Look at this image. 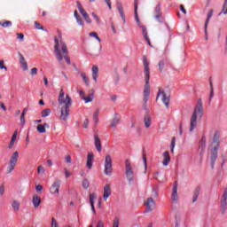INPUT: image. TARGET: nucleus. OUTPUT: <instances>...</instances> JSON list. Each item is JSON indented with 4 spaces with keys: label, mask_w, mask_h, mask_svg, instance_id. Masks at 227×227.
<instances>
[{
    "label": "nucleus",
    "mask_w": 227,
    "mask_h": 227,
    "mask_svg": "<svg viewBox=\"0 0 227 227\" xmlns=\"http://www.w3.org/2000/svg\"><path fill=\"white\" fill-rule=\"evenodd\" d=\"M58 37H55V45H54V52H55V58L59 63H62L63 59H65L66 63L67 65H72V62L70 61V57L68 56V48L67 47V43L63 42L61 39V35Z\"/></svg>",
    "instance_id": "f257e3e1"
},
{
    "label": "nucleus",
    "mask_w": 227,
    "mask_h": 227,
    "mask_svg": "<svg viewBox=\"0 0 227 227\" xmlns=\"http://www.w3.org/2000/svg\"><path fill=\"white\" fill-rule=\"evenodd\" d=\"M58 102L59 106H63L60 111V120L67 121L68 116L70 115V107H72V98L70 95H65V90H60Z\"/></svg>",
    "instance_id": "f03ea898"
},
{
    "label": "nucleus",
    "mask_w": 227,
    "mask_h": 227,
    "mask_svg": "<svg viewBox=\"0 0 227 227\" xmlns=\"http://www.w3.org/2000/svg\"><path fill=\"white\" fill-rule=\"evenodd\" d=\"M144 73H145V84L144 86V105L143 109L146 111L147 109V102L150 98V62H148V59L146 56H144Z\"/></svg>",
    "instance_id": "7ed1b4c3"
},
{
    "label": "nucleus",
    "mask_w": 227,
    "mask_h": 227,
    "mask_svg": "<svg viewBox=\"0 0 227 227\" xmlns=\"http://www.w3.org/2000/svg\"><path fill=\"white\" fill-rule=\"evenodd\" d=\"M201 118H203V102L201 101V98H199L190 120V132H192V130L196 129L198 126V120H201Z\"/></svg>",
    "instance_id": "20e7f679"
},
{
    "label": "nucleus",
    "mask_w": 227,
    "mask_h": 227,
    "mask_svg": "<svg viewBox=\"0 0 227 227\" xmlns=\"http://www.w3.org/2000/svg\"><path fill=\"white\" fill-rule=\"evenodd\" d=\"M138 3H139V0L134 1L135 20H136L138 27H140V29H142V35H143L145 42H147L148 45H150V47H152V42H150V37L148 36V30H146V27H145L144 25L141 24V20H139V15L137 14Z\"/></svg>",
    "instance_id": "39448f33"
},
{
    "label": "nucleus",
    "mask_w": 227,
    "mask_h": 227,
    "mask_svg": "<svg viewBox=\"0 0 227 227\" xmlns=\"http://www.w3.org/2000/svg\"><path fill=\"white\" fill-rule=\"evenodd\" d=\"M17 162H19V152L16 151L12 154L9 160L7 168H6L7 175H12V173H13L17 166Z\"/></svg>",
    "instance_id": "423d86ee"
},
{
    "label": "nucleus",
    "mask_w": 227,
    "mask_h": 227,
    "mask_svg": "<svg viewBox=\"0 0 227 227\" xmlns=\"http://www.w3.org/2000/svg\"><path fill=\"white\" fill-rule=\"evenodd\" d=\"M104 168L105 175L111 176V173H113V158L109 154L105 158Z\"/></svg>",
    "instance_id": "0eeeda50"
},
{
    "label": "nucleus",
    "mask_w": 227,
    "mask_h": 227,
    "mask_svg": "<svg viewBox=\"0 0 227 227\" xmlns=\"http://www.w3.org/2000/svg\"><path fill=\"white\" fill-rule=\"evenodd\" d=\"M126 177L129 185H132L134 184V171H132V166L129 160H126Z\"/></svg>",
    "instance_id": "6e6552de"
},
{
    "label": "nucleus",
    "mask_w": 227,
    "mask_h": 227,
    "mask_svg": "<svg viewBox=\"0 0 227 227\" xmlns=\"http://www.w3.org/2000/svg\"><path fill=\"white\" fill-rule=\"evenodd\" d=\"M227 210V188L224 189L223 194L222 195L221 200H220V212L222 215H224L226 214Z\"/></svg>",
    "instance_id": "1a4fd4ad"
},
{
    "label": "nucleus",
    "mask_w": 227,
    "mask_h": 227,
    "mask_svg": "<svg viewBox=\"0 0 227 227\" xmlns=\"http://www.w3.org/2000/svg\"><path fill=\"white\" fill-rule=\"evenodd\" d=\"M159 98H160L161 102L168 109V107H169V95H168L166 91L160 89L156 100H159Z\"/></svg>",
    "instance_id": "9d476101"
},
{
    "label": "nucleus",
    "mask_w": 227,
    "mask_h": 227,
    "mask_svg": "<svg viewBox=\"0 0 227 227\" xmlns=\"http://www.w3.org/2000/svg\"><path fill=\"white\" fill-rule=\"evenodd\" d=\"M59 187H61V180L55 179L50 188V192L52 196H59Z\"/></svg>",
    "instance_id": "9b49d317"
},
{
    "label": "nucleus",
    "mask_w": 227,
    "mask_h": 227,
    "mask_svg": "<svg viewBox=\"0 0 227 227\" xmlns=\"http://www.w3.org/2000/svg\"><path fill=\"white\" fill-rule=\"evenodd\" d=\"M213 15H214V11L210 10L207 13V18L206 20L205 26H204L206 40H208V23L210 22V19H212Z\"/></svg>",
    "instance_id": "f8f14e48"
},
{
    "label": "nucleus",
    "mask_w": 227,
    "mask_h": 227,
    "mask_svg": "<svg viewBox=\"0 0 227 227\" xmlns=\"http://www.w3.org/2000/svg\"><path fill=\"white\" fill-rule=\"evenodd\" d=\"M154 19L157 20V22H163V20H162V9L160 8V4H158L155 7Z\"/></svg>",
    "instance_id": "ddd939ff"
},
{
    "label": "nucleus",
    "mask_w": 227,
    "mask_h": 227,
    "mask_svg": "<svg viewBox=\"0 0 227 227\" xmlns=\"http://www.w3.org/2000/svg\"><path fill=\"white\" fill-rule=\"evenodd\" d=\"M171 198L174 203H176V201H178V182L176 181L174 183Z\"/></svg>",
    "instance_id": "4468645a"
},
{
    "label": "nucleus",
    "mask_w": 227,
    "mask_h": 227,
    "mask_svg": "<svg viewBox=\"0 0 227 227\" xmlns=\"http://www.w3.org/2000/svg\"><path fill=\"white\" fill-rule=\"evenodd\" d=\"M211 168L214 169V166L215 164V160H217V146H214L213 150L211 151Z\"/></svg>",
    "instance_id": "2eb2a0df"
},
{
    "label": "nucleus",
    "mask_w": 227,
    "mask_h": 227,
    "mask_svg": "<svg viewBox=\"0 0 227 227\" xmlns=\"http://www.w3.org/2000/svg\"><path fill=\"white\" fill-rule=\"evenodd\" d=\"M145 205L148 210V212H152L155 208V201L152 197H149L146 201L145 202Z\"/></svg>",
    "instance_id": "dca6fc26"
},
{
    "label": "nucleus",
    "mask_w": 227,
    "mask_h": 227,
    "mask_svg": "<svg viewBox=\"0 0 227 227\" xmlns=\"http://www.w3.org/2000/svg\"><path fill=\"white\" fill-rule=\"evenodd\" d=\"M111 184H106L104 187V194H103V200L104 201H107V199L109 196H111Z\"/></svg>",
    "instance_id": "f3484780"
},
{
    "label": "nucleus",
    "mask_w": 227,
    "mask_h": 227,
    "mask_svg": "<svg viewBox=\"0 0 227 227\" xmlns=\"http://www.w3.org/2000/svg\"><path fill=\"white\" fill-rule=\"evenodd\" d=\"M144 124L145 129H150L152 127V115H150V114H145L144 115Z\"/></svg>",
    "instance_id": "a211bd4d"
},
{
    "label": "nucleus",
    "mask_w": 227,
    "mask_h": 227,
    "mask_svg": "<svg viewBox=\"0 0 227 227\" xmlns=\"http://www.w3.org/2000/svg\"><path fill=\"white\" fill-rule=\"evenodd\" d=\"M34 208H38L42 205V199L38 195H34L32 199Z\"/></svg>",
    "instance_id": "6ab92c4d"
},
{
    "label": "nucleus",
    "mask_w": 227,
    "mask_h": 227,
    "mask_svg": "<svg viewBox=\"0 0 227 227\" xmlns=\"http://www.w3.org/2000/svg\"><path fill=\"white\" fill-rule=\"evenodd\" d=\"M121 120V118L120 117V115L115 114L110 122V127H112V129H114V127H116V125H118L120 123Z\"/></svg>",
    "instance_id": "aec40b11"
},
{
    "label": "nucleus",
    "mask_w": 227,
    "mask_h": 227,
    "mask_svg": "<svg viewBox=\"0 0 227 227\" xmlns=\"http://www.w3.org/2000/svg\"><path fill=\"white\" fill-rule=\"evenodd\" d=\"M169 162H171V156H169V152L166 151L163 153V166H168Z\"/></svg>",
    "instance_id": "412c9836"
},
{
    "label": "nucleus",
    "mask_w": 227,
    "mask_h": 227,
    "mask_svg": "<svg viewBox=\"0 0 227 227\" xmlns=\"http://www.w3.org/2000/svg\"><path fill=\"white\" fill-rule=\"evenodd\" d=\"M95 158V155L93 153H89L87 156V168L88 169H91L93 168V159Z\"/></svg>",
    "instance_id": "4be33fe9"
},
{
    "label": "nucleus",
    "mask_w": 227,
    "mask_h": 227,
    "mask_svg": "<svg viewBox=\"0 0 227 227\" xmlns=\"http://www.w3.org/2000/svg\"><path fill=\"white\" fill-rule=\"evenodd\" d=\"M116 6L123 22L125 23L126 22L125 13L123 12V5L121 4V2H117Z\"/></svg>",
    "instance_id": "5701e85b"
},
{
    "label": "nucleus",
    "mask_w": 227,
    "mask_h": 227,
    "mask_svg": "<svg viewBox=\"0 0 227 227\" xmlns=\"http://www.w3.org/2000/svg\"><path fill=\"white\" fill-rule=\"evenodd\" d=\"M11 207L14 212H19L20 210V201L13 200L11 202Z\"/></svg>",
    "instance_id": "b1692460"
},
{
    "label": "nucleus",
    "mask_w": 227,
    "mask_h": 227,
    "mask_svg": "<svg viewBox=\"0 0 227 227\" xmlns=\"http://www.w3.org/2000/svg\"><path fill=\"white\" fill-rule=\"evenodd\" d=\"M95 146L98 152H102V142L98 137V135L94 136Z\"/></svg>",
    "instance_id": "393cba45"
},
{
    "label": "nucleus",
    "mask_w": 227,
    "mask_h": 227,
    "mask_svg": "<svg viewBox=\"0 0 227 227\" xmlns=\"http://www.w3.org/2000/svg\"><path fill=\"white\" fill-rule=\"evenodd\" d=\"M91 71H92V79L97 82L98 79V67L93 66Z\"/></svg>",
    "instance_id": "a878e982"
},
{
    "label": "nucleus",
    "mask_w": 227,
    "mask_h": 227,
    "mask_svg": "<svg viewBox=\"0 0 227 227\" xmlns=\"http://www.w3.org/2000/svg\"><path fill=\"white\" fill-rule=\"evenodd\" d=\"M19 134V130H16L11 139V142L9 144V150H12L13 146L15 145V141H17V135Z\"/></svg>",
    "instance_id": "bb28decb"
},
{
    "label": "nucleus",
    "mask_w": 227,
    "mask_h": 227,
    "mask_svg": "<svg viewBox=\"0 0 227 227\" xmlns=\"http://www.w3.org/2000/svg\"><path fill=\"white\" fill-rule=\"evenodd\" d=\"M20 63L23 70H27V62H26V59L23 54L20 53Z\"/></svg>",
    "instance_id": "cd10ccee"
},
{
    "label": "nucleus",
    "mask_w": 227,
    "mask_h": 227,
    "mask_svg": "<svg viewBox=\"0 0 227 227\" xmlns=\"http://www.w3.org/2000/svg\"><path fill=\"white\" fill-rule=\"evenodd\" d=\"M0 26H2L4 28L12 27V23L10 20H0Z\"/></svg>",
    "instance_id": "c85d7f7f"
},
{
    "label": "nucleus",
    "mask_w": 227,
    "mask_h": 227,
    "mask_svg": "<svg viewBox=\"0 0 227 227\" xmlns=\"http://www.w3.org/2000/svg\"><path fill=\"white\" fill-rule=\"evenodd\" d=\"M213 143L216 148L219 146V133L215 132L213 138Z\"/></svg>",
    "instance_id": "c756f323"
},
{
    "label": "nucleus",
    "mask_w": 227,
    "mask_h": 227,
    "mask_svg": "<svg viewBox=\"0 0 227 227\" xmlns=\"http://www.w3.org/2000/svg\"><path fill=\"white\" fill-rule=\"evenodd\" d=\"M81 77L82 78L83 82L86 86H90V78L86 75V73H82Z\"/></svg>",
    "instance_id": "7c9ffc66"
},
{
    "label": "nucleus",
    "mask_w": 227,
    "mask_h": 227,
    "mask_svg": "<svg viewBox=\"0 0 227 227\" xmlns=\"http://www.w3.org/2000/svg\"><path fill=\"white\" fill-rule=\"evenodd\" d=\"M51 109L46 108V109L42 111L41 116H42V118H47V116L51 115Z\"/></svg>",
    "instance_id": "2f4dec72"
},
{
    "label": "nucleus",
    "mask_w": 227,
    "mask_h": 227,
    "mask_svg": "<svg viewBox=\"0 0 227 227\" xmlns=\"http://www.w3.org/2000/svg\"><path fill=\"white\" fill-rule=\"evenodd\" d=\"M36 130L37 132H39V134H45L46 132L45 126H43V124L37 125Z\"/></svg>",
    "instance_id": "473e14b6"
},
{
    "label": "nucleus",
    "mask_w": 227,
    "mask_h": 227,
    "mask_svg": "<svg viewBox=\"0 0 227 227\" xmlns=\"http://www.w3.org/2000/svg\"><path fill=\"white\" fill-rule=\"evenodd\" d=\"M166 65V60L162 59V60H160L159 63H158V67H159V71L160 72H164V67Z\"/></svg>",
    "instance_id": "72a5a7b5"
},
{
    "label": "nucleus",
    "mask_w": 227,
    "mask_h": 227,
    "mask_svg": "<svg viewBox=\"0 0 227 227\" xmlns=\"http://www.w3.org/2000/svg\"><path fill=\"white\" fill-rule=\"evenodd\" d=\"M89 36H91L92 38H96V40H98V42L99 43H102V39H100V37L98 36V34H97V32H90V33L89 34Z\"/></svg>",
    "instance_id": "f704fd0d"
},
{
    "label": "nucleus",
    "mask_w": 227,
    "mask_h": 227,
    "mask_svg": "<svg viewBox=\"0 0 227 227\" xmlns=\"http://www.w3.org/2000/svg\"><path fill=\"white\" fill-rule=\"evenodd\" d=\"M82 100L85 101V104H89V102H93V93L90 94L87 97H82Z\"/></svg>",
    "instance_id": "c9c22d12"
},
{
    "label": "nucleus",
    "mask_w": 227,
    "mask_h": 227,
    "mask_svg": "<svg viewBox=\"0 0 227 227\" xmlns=\"http://www.w3.org/2000/svg\"><path fill=\"white\" fill-rule=\"evenodd\" d=\"M198 196H200V187H197L193 193V200H192L193 203H196V201H198Z\"/></svg>",
    "instance_id": "e433bc0d"
},
{
    "label": "nucleus",
    "mask_w": 227,
    "mask_h": 227,
    "mask_svg": "<svg viewBox=\"0 0 227 227\" xmlns=\"http://www.w3.org/2000/svg\"><path fill=\"white\" fill-rule=\"evenodd\" d=\"M198 196H200V187H197L193 193V200H192L193 203H196V201H198Z\"/></svg>",
    "instance_id": "4c0bfd02"
},
{
    "label": "nucleus",
    "mask_w": 227,
    "mask_h": 227,
    "mask_svg": "<svg viewBox=\"0 0 227 227\" xmlns=\"http://www.w3.org/2000/svg\"><path fill=\"white\" fill-rule=\"evenodd\" d=\"M77 8H78L80 13L82 15V17H84V15H86L88 13V12H86V11H84V8H82V5L79 2H77Z\"/></svg>",
    "instance_id": "58836bf2"
},
{
    "label": "nucleus",
    "mask_w": 227,
    "mask_h": 227,
    "mask_svg": "<svg viewBox=\"0 0 227 227\" xmlns=\"http://www.w3.org/2000/svg\"><path fill=\"white\" fill-rule=\"evenodd\" d=\"M176 145V138L173 137L170 145V152L171 153H175V146Z\"/></svg>",
    "instance_id": "ea45409f"
},
{
    "label": "nucleus",
    "mask_w": 227,
    "mask_h": 227,
    "mask_svg": "<svg viewBox=\"0 0 227 227\" xmlns=\"http://www.w3.org/2000/svg\"><path fill=\"white\" fill-rule=\"evenodd\" d=\"M90 205H95V200H97V194L91 193L89 197Z\"/></svg>",
    "instance_id": "a19ab883"
},
{
    "label": "nucleus",
    "mask_w": 227,
    "mask_h": 227,
    "mask_svg": "<svg viewBox=\"0 0 227 227\" xmlns=\"http://www.w3.org/2000/svg\"><path fill=\"white\" fill-rule=\"evenodd\" d=\"M223 15L227 14V0H224L223 10L218 15H223Z\"/></svg>",
    "instance_id": "79ce46f5"
},
{
    "label": "nucleus",
    "mask_w": 227,
    "mask_h": 227,
    "mask_svg": "<svg viewBox=\"0 0 227 227\" xmlns=\"http://www.w3.org/2000/svg\"><path fill=\"white\" fill-rule=\"evenodd\" d=\"M98 114H100V110L98 109L93 114V121L95 123H98Z\"/></svg>",
    "instance_id": "37998d69"
},
{
    "label": "nucleus",
    "mask_w": 227,
    "mask_h": 227,
    "mask_svg": "<svg viewBox=\"0 0 227 227\" xmlns=\"http://www.w3.org/2000/svg\"><path fill=\"white\" fill-rule=\"evenodd\" d=\"M82 185L83 187V189H89L90 188V181L88 179H83Z\"/></svg>",
    "instance_id": "c03bdc74"
},
{
    "label": "nucleus",
    "mask_w": 227,
    "mask_h": 227,
    "mask_svg": "<svg viewBox=\"0 0 227 227\" xmlns=\"http://www.w3.org/2000/svg\"><path fill=\"white\" fill-rule=\"evenodd\" d=\"M34 24H35V29H41L42 31H45V29L43 28V26H42V24H40V22L35 21Z\"/></svg>",
    "instance_id": "a18cd8bd"
},
{
    "label": "nucleus",
    "mask_w": 227,
    "mask_h": 227,
    "mask_svg": "<svg viewBox=\"0 0 227 227\" xmlns=\"http://www.w3.org/2000/svg\"><path fill=\"white\" fill-rule=\"evenodd\" d=\"M112 227H120V218L115 217L114 219Z\"/></svg>",
    "instance_id": "49530a36"
},
{
    "label": "nucleus",
    "mask_w": 227,
    "mask_h": 227,
    "mask_svg": "<svg viewBox=\"0 0 227 227\" xmlns=\"http://www.w3.org/2000/svg\"><path fill=\"white\" fill-rule=\"evenodd\" d=\"M37 173L38 175H43V173H45V168H43V166L40 165L37 168Z\"/></svg>",
    "instance_id": "de8ad7c7"
},
{
    "label": "nucleus",
    "mask_w": 227,
    "mask_h": 227,
    "mask_svg": "<svg viewBox=\"0 0 227 227\" xmlns=\"http://www.w3.org/2000/svg\"><path fill=\"white\" fill-rule=\"evenodd\" d=\"M0 70H4L5 72L8 71V67L4 66V60H0Z\"/></svg>",
    "instance_id": "09e8293b"
},
{
    "label": "nucleus",
    "mask_w": 227,
    "mask_h": 227,
    "mask_svg": "<svg viewBox=\"0 0 227 227\" xmlns=\"http://www.w3.org/2000/svg\"><path fill=\"white\" fill-rule=\"evenodd\" d=\"M143 161H144V166H145V173H146V169L148 168V165H147V161H146V154H143Z\"/></svg>",
    "instance_id": "8fccbe9b"
},
{
    "label": "nucleus",
    "mask_w": 227,
    "mask_h": 227,
    "mask_svg": "<svg viewBox=\"0 0 227 227\" xmlns=\"http://www.w3.org/2000/svg\"><path fill=\"white\" fill-rule=\"evenodd\" d=\"M51 227H59L58 221L54 217L51 218Z\"/></svg>",
    "instance_id": "3c124183"
},
{
    "label": "nucleus",
    "mask_w": 227,
    "mask_h": 227,
    "mask_svg": "<svg viewBox=\"0 0 227 227\" xmlns=\"http://www.w3.org/2000/svg\"><path fill=\"white\" fill-rule=\"evenodd\" d=\"M210 88H211V91L209 95V101L212 100V98H214V87L212 85V82H210Z\"/></svg>",
    "instance_id": "603ef678"
},
{
    "label": "nucleus",
    "mask_w": 227,
    "mask_h": 227,
    "mask_svg": "<svg viewBox=\"0 0 227 227\" xmlns=\"http://www.w3.org/2000/svg\"><path fill=\"white\" fill-rule=\"evenodd\" d=\"M76 21L79 24V26H84V21L82 20V18H81V16H78L76 18Z\"/></svg>",
    "instance_id": "864d4df0"
},
{
    "label": "nucleus",
    "mask_w": 227,
    "mask_h": 227,
    "mask_svg": "<svg viewBox=\"0 0 227 227\" xmlns=\"http://www.w3.org/2000/svg\"><path fill=\"white\" fill-rule=\"evenodd\" d=\"M92 17H93V19H95L97 24H100V18H98V16L97 15V13L92 12Z\"/></svg>",
    "instance_id": "5fc2aeb1"
},
{
    "label": "nucleus",
    "mask_w": 227,
    "mask_h": 227,
    "mask_svg": "<svg viewBox=\"0 0 227 227\" xmlns=\"http://www.w3.org/2000/svg\"><path fill=\"white\" fill-rule=\"evenodd\" d=\"M83 19L88 22V24H91V19H90V15L88 13L83 16Z\"/></svg>",
    "instance_id": "6e6d98bb"
},
{
    "label": "nucleus",
    "mask_w": 227,
    "mask_h": 227,
    "mask_svg": "<svg viewBox=\"0 0 227 227\" xmlns=\"http://www.w3.org/2000/svg\"><path fill=\"white\" fill-rule=\"evenodd\" d=\"M20 120L22 125H24V123H26V114H21Z\"/></svg>",
    "instance_id": "4d7b16f0"
},
{
    "label": "nucleus",
    "mask_w": 227,
    "mask_h": 227,
    "mask_svg": "<svg viewBox=\"0 0 227 227\" xmlns=\"http://www.w3.org/2000/svg\"><path fill=\"white\" fill-rule=\"evenodd\" d=\"M18 40H20V42H24V34L22 33H17Z\"/></svg>",
    "instance_id": "13d9d810"
},
{
    "label": "nucleus",
    "mask_w": 227,
    "mask_h": 227,
    "mask_svg": "<svg viewBox=\"0 0 227 227\" xmlns=\"http://www.w3.org/2000/svg\"><path fill=\"white\" fill-rule=\"evenodd\" d=\"M66 162L67 164H72V157L70 155H66Z\"/></svg>",
    "instance_id": "bf43d9fd"
},
{
    "label": "nucleus",
    "mask_w": 227,
    "mask_h": 227,
    "mask_svg": "<svg viewBox=\"0 0 227 227\" xmlns=\"http://www.w3.org/2000/svg\"><path fill=\"white\" fill-rule=\"evenodd\" d=\"M35 191L37 192H42L43 191V186H42L41 184H38L35 186Z\"/></svg>",
    "instance_id": "052dcab7"
},
{
    "label": "nucleus",
    "mask_w": 227,
    "mask_h": 227,
    "mask_svg": "<svg viewBox=\"0 0 227 227\" xmlns=\"http://www.w3.org/2000/svg\"><path fill=\"white\" fill-rule=\"evenodd\" d=\"M30 74L31 75H36V74H38V68L36 67L32 68L30 71Z\"/></svg>",
    "instance_id": "680f3d73"
},
{
    "label": "nucleus",
    "mask_w": 227,
    "mask_h": 227,
    "mask_svg": "<svg viewBox=\"0 0 227 227\" xmlns=\"http://www.w3.org/2000/svg\"><path fill=\"white\" fill-rule=\"evenodd\" d=\"M88 125H90V121L85 119L83 121V129H88Z\"/></svg>",
    "instance_id": "e2e57ef3"
},
{
    "label": "nucleus",
    "mask_w": 227,
    "mask_h": 227,
    "mask_svg": "<svg viewBox=\"0 0 227 227\" xmlns=\"http://www.w3.org/2000/svg\"><path fill=\"white\" fill-rule=\"evenodd\" d=\"M180 10L184 15H187V10H185L183 4L180 5Z\"/></svg>",
    "instance_id": "0e129e2a"
},
{
    "label": "nucleus",
    "mask_w": 227,
    "mask_h": 227,
    "mask_svg": "<svg viewBox=\"0 0 227 227\" xmlns=\"http://www.w3.org/2000/svg\"><path fill=\"white\" fill-rule=\"evenodd\" d=\"M4 194V184H1L0 186V195L3 196Z\"/></svg>",
    "instance_id": "69168bd1"
},
{
    "label": "nucleus",
    "mask_w": 227,
    "mask_h": 227,
    "mask_svg": "<svg viewBox=\"0 0 227 227\" xmlns=\"http://www.w3.org/2000/svg\"><path fill=\"white\" fill-rule=\"evenodd\" d=\"M96 227H104V221L103 220H99L98 222Z\"/></svg>",
    "instance_id": "338daca9"
},
{
    "label": "nucleus",
    "mask_w": 227,
    "mask_h": 227,
    "mask_svg": "<svg viewBox=\"0 0 227 227\" xmlns=\"http://www.w3.org/2000/svg\"><path fill=\"white\" fill-rule=\"evenodd\" d=\"M110 26L112 27L113 33L116 34V27H114V23L113 21H111Z\"/></svg>",
    "instance_id": "774afa93"
}]
</instances>
